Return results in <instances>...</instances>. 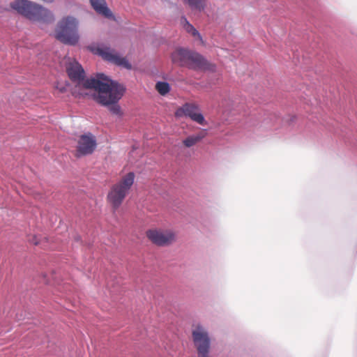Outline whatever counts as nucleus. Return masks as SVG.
Wrapping results in <instances>:
<instances>
[{
	"label": "nucleus",
	"mask_w": 357,
	"mask_h": 357,
	"mask_svg": "<svg viewBox=\"0 0 357 357\" xmlns=\"http://www.w3.org/2000/svg\"><path fill=\"white\" fill-rule=\"evenodd\" d=\"M181 23L188 33H190L193 37L197 38L202 42V38L198 31L187 20L185 17H181Z\"/></svg>",
	"instance_id": "15"
},
{
	"label": "nucleus",
	"mask_w": 357,
	"mask_h": 357,
	"mask_svg": "<svg viewBox=\"0 0 357 357\" xmlns=\"http://www.w3.org/2000/svg\"><path fill=\"white\" fill-rule=\"evenodd\" d=\"M185 67L194 70H209L211 72L215 70L214 64L209 63L200 54L191 50H189Z\"/></svg>",
	"instance_id": "9"
},
{
	"label": "nucleus",
	"mask_w": 357,
	"mask_h": 357,
	"mask_svg": "<svg viewBox=\"0 0 357 357\" xmlns=\"http://www.w3.org/2000/svg\"><path fill=\"white\" fill-rule=\"evenodd\" d=\"M96 12L108 19H114L113 13L107 6L105 0H89Z\"/></svg>",
	"instance_id": "12"
},
{
	"label": "nucleus",
	"mask_w": 357,
	"mask_h": 357,
	"mask_svg": "<svg viewBox=\"0 0 357 357\" xmlns=\"http://www.w3.org/2000/svg\"><path fill=\"white\" fill-rule=\"evenodd\" d=\"M175 116L176 117H189L192 121L202 126H205L207 123L200 112L199 105L194 102L185 103L182 107L178 108L175 112Z\"/></svg>",
	"instance_id": "7"
},
{
	"label": "nucleus",
	"mask_w": 357,
	"mask_h": 357,
	"mask_svg": "<svg viewBox=\"0 0 357 357\" xmlns=\"http://www.w3.org/2000/svg\"><path fill=\"white\" fill-rule=\"evenodd\" d=\"M10 7L19 14L32 21L52 22L54 15L50 10L29 0H16Z\"/></svg>",
	"instance_id": "2"
},
{
	"label": "nucleus",
	"mask_w": 357,
	"mask_h": 357,
	"mask_svg": "<svg viewBox=\"0 0 357 357\" xmlns=\"http://www.w3.org/2000/svg\"><path fill=\"white\" fill-rule=\"evenodd\" d=\"M206 135L205 132H201L197 135H190L183 141V144L185 146L190 148L204 138Z\"/></svg>",
	"instance_id": "16"
},
{
	"label": "nucleus",
	"mask_w": 357,
	"mask_h": 357,
	"mask_svg": "<svg viewBox=\"0 0 357 357\" xmlns=\"http://www.w3.org/2000/svg\"><path fill=\"white\" fill-rule=\"evenodd\" d=\"M91 50L96 54L100 55L103 59L112 62L117 66H123L126 69H131L132 66L128 61L120 56L114 51L108 47H90Z\"/></svg>",
	"instance_id": "11"
},
{
	"label": "nucleus",
	"mask_w": 357,
	"mask_h": 357,
	"mask_svg": "<svg viewBox=\"0 0 357 357\" xmlns=\"http://www.w3.org/2000/svg\"><path fill=\"white\" fill-rule=\"evenodd\" d=\"M185 67L194 70H209L211 72L215 70L214 64L209 63L200 54L191 50H189Z\"/></svg>",
	"instance_id": "8"
},
{
	"label": "nucleus",
	"mask_w": 357,
	"mask_h": 357,
	"mask_svg": "<svg viewBox=\"0 0 357 357\" xmlns=\"http://www.w3.org/2000/svg\"><path fill=\"white\" fill-rule=\"evenodd\" d=\"M36 237H33V243L35 244V245H38L39 243L38 241H36Z\"/></svg>",
	"instance_id": "19"
},
{
	"label": "nucleus",
	"mask_w": 357,
	"mask_h": 357,
	"mask_svg": "<svg viewBox=\"0 0 357 357\" xmlns=\"http://www.w3.org/2000/svg\"><path fill=\"white\" fill-rule=\"evenodd\" d=\"M79 21L73 16L63 17L57 24L55 37L61 43L75 45L79 40Z\"/></svg>",
	"instance_id": "4"
},
{
	"label": "nucleus",
	"mask_w": 357,
	"mask_h": 357,
	"mask_svg": "<svg viewBox=\"0 0 357 357\" xmlns=\"http://www.w3.org/2000/svg\"><path fill=\"white\" fill-rule=\"evenodd\" d=\"M192 336L198 357H210L211 340L205 328L197 325L192 330Z\"/></svg>",
	"instance_id": "5"
},
{
	"label": "nucleus",
	"mask_w": 357,
	"mask_h": 357,
	"mask_svg": "<svg viewBox=\"0 0 357 357\" xmlns=\"http://www.w3.org/2000/svg\"><path fill=\"white\" fill-rule=\"evenodd\" d=\"M134 180L135 174L129 172L111 187L107 195V200L114 211L117 210L123 202L134 183Z\"/></svg>",
	"instance_id": "3"
},
{
	"label": "nucleus",
	"mask_w": 357,
	"mask_h": 357,
	"mask_svg": "<svg viewBox=\"0 0 357 357\" xmlns=\"http://www.w3.org/2000/svg\"><path fill=\"white\" fill-rule=\"evenodd\" d=\"M70 79L76 82V87L94 89L98 92V100L108 104L121 99L125 92V87L118 82L109 79L104 74H98L97 79H84V70L77 61L70 63L67 67Z\"/></svg>",
	"instance_id": "1"
},
{
	"label": "nucleus",
	"mask_w": 357,
	"mask_h": 357,
	"mask_svg": "<svg viewBox=\"0 0 357 357\" xmlns=\"http://www.w3.org/2000/svg\"><path fill=\"white\" fill-rule=\"evenodd\" d=\"M155 89L158 91V92L162 95L165 96L167 93H169L170 90L169 84L167 82H158L155 84Z\"/></svg>",
	"instance_id": "18"
},
{
	"label": "nucleus",
	"mask_w": 357,
	"mask_h": 357,
	"mask_svg": "<svg viewBox=\"0 0 357 357\" xmlns=\"http://www.w3.org/2000/svg\"><path fill=\"white\" fill-rule=\"evenodd\" d=\"M146 236L152 243L162 247L169 245L176 240L175 233L169 229H149Z\"/></svg>",
	"instance_id": "6"
},
{
	"label": "nucleus",
	"mask_w": 357,
	"mask_h": 357,
	"mask_svg": "<svg viewBox=\"0 0 357 357\" xmlns=\"http://www.w3.org/2000/svg\"><path fill=\"white\" fill-rule=\"evenodd\" d=\"M97 142L96 137L91 132L82 135L77 140L75 156L79 158L91 155L96 150Z\"/></svg>",
	"instance_id": "10"
},
{
	"label": "nucleus",
	"mask_w": 357,
	"mask_h": 357,
	"mask_svg": "<svg viewBox=\"0 0 357 357\" xmlns=\"http://www.w3.org/2000/svg\"><path fill=\"white\" fill-rule=\"evenodd\" d=\"M189 50L179 48L172 52L171 59L173 63L181 67H185L187 61V57Z\"/></svg>",
	"instance_id": "13"
},
{
	"label": "nucleus",
	"mask_w": 357,
	"mask_h": 357,
	"mask_svg": "<svg viewBox=\"0 0 357 357\" xmlns=\"http://www.w3.org/2000/svg\"><path fill=\"white\" fill-rule=\"evenodd\" d=\"M95 99L96 100V101L98 103H100L102 105H106V106L109 105V109L113 114H115L117 116H121L122 112H121V107L118 104H116L120 99H118L116 101H114V102H109L108 104H103L98 100V93L95 96Z\"/></svg>",
	"instance_id": "17"
},
{
	"label": "nucleus",
	"mask_w": 357,
	"mask_h": 357,
	"mask_svg": "<svg viewBox=\"0 0 357 357\" xmlns=\"http://www.w3.org/2000/svg\"><path fill=\"white\" fill-rule=\"evenodd\" d=\"M192 10L203 11L206 6V0H182Z\"/></svg>",
	"instance_id": "14"
}]
</instances>
